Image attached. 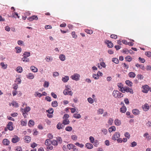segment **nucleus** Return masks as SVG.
<instances>
[{
  "instance_id": "obj_43",
  "label": "nucleus",
  "mask_w": 151,
  "mask_h": 151,
  "mask_svg": "<svg viewBox=\"0 0 151 151\" xmlns=\"http://www.w3.org/2000/svg\"><path fill=\"white\" fill-rule=\"evenodd\" d=\"M12 17L15 18H16L17 17L18 18H19V16H18V14L15 12L12 13Z\"/></svg>"
},
{
  "instance_id": "obj_51",
  "label": "nucleus",
  "mask_w": 151,
  "mask_h": 151,
  "mask_svg": "<svg viewBox=\"0 0 151 151\" xmlns=\"http://www.w3.org/2000/svg\"><path fill=\"white\" fill-rule=\"evenodd\" d=\"M77 136L75 135H72L71 136V138L73 140H77Z\"/></svg>"
},
{
  "instance_id": "obj_60",
  "label": "nucleus",
  "mask_w": 151,
  "mask_h": 151,
  "mask_svg": "<svg viewBox=\"0 0 151 151\" xmlns=\"http://www.w3.org/2000/svg\"><path fill=\"white\" fill-rule=\"evenodd\" d=\"M52 143L54 145H58V142L55 140H53L52 142Z\"/></svg>"
},
{
  "instance_id": "obj_35",
  "label": "nucleus",
  "mask_w": 151,
  "mask_h": 151,
  "mask_svg": "<svg viewBox=\"0 0 151 151\" xmlns=\"http://www.w3.org/2000/svg\"><path fill=\"white\" fill-rule=\"evenodd\" d=\"M63 127V125H62V124H61L60 122L58 123L57 125V127L58 129H62Z\"/></svg>"
},
{
  "instance_id": "obj_24",
  "label": "nucleus",
  "mask_w": 151,
  "mask_h": 151,
  "mask_svg": "<svg viewBox=\"0 0 151 151\" xmlns=\"http://www.w3.org/2000/svg\"><path fill=\"white\" fill-rule=\"evenodd\" d=\"M127 110V108L125 106H122L120 109V111L122 113H124L126 112Z\"/></svg>"
},
{
  "instance_id": "obj_29",
  "label": "nucleus",
  "mask_w": 151,
  "mask_h": 151,
  "mask_svg": "<svg viewBox=\"0 0 151 151\" xmlns=\"http://www.w3.org/2000/svg\"><path fill=\"white\" fill-rule=\"evenodd\" d=\"M21 124L22 126H26L27 124V121L26 120L24 121L23 120L21 121Z\"/></svg>"
},
{
  "instance_id": "obj_34",
  "label": "nucleus",
  "mask_w": 151,
  "mask_h": 151,
  "mask_svg": "<svg viewBox=\"0 0 151 151\" xmlns=\"http://www.w3.org/2000/svg\"><path fill=\"white\" fill-rule=\"evenodd\" d=\"M15 82L16 84H20L21 83V80L20 78H17L15 81Z\"/></svg>"
},
{
  "instance_id": "obj_1",
  "label": "nucleus",
  "mask_w": 151,
  "mask_h": 151,
  "mask_svg": "<svg viewBox=\"0 0 151 151\" xmlns=\"http://www.w3.org/2000/svg\"><path fill=\"white\" fill-rule=\"evenodd\" d=\"M113 96L116 98L118 99L123 97V94L117 90H114L112 93Z\"/></svg>"
},
{
  "instance_id": "obj_28",
  "label": "nucleus",
  "mask_w": 151,
  "mask_h": 151,
  "mask_svg": "<svg viewBox=\"0 0 151 151\" xmlns=\"http://www.w3.org/2000/svg\"><path fill=\"white\" fill-rule=\"evenodd\" d=\"M34 121L32 120H30L29 121L28 124L29 127H31L33 126L34 125Z\"/></svg>"
},
{
  "instance_id": "obj_44",
  "label": "nucleus",
  "mask_w": 151,
  "mask_h": 151,
  "mask_svg": "<svg viewBox=\"0 0 151 151\" xmlns=\"http://www.w3.org/2000/svg\"><path fill=\"white\" fill-rule=\"evenodd\" d=\"M15 49L16 50V52L17 53H19L21 52L22 51V49L20 47H16Z\"/></svg>"
},
{
  "instance_id": "obj_63",
  "label": "nucleus",
  "mask_w": 151,
  "mask_h": 151,
  "mask_svg": "<svg viewBox=\"0 0 151 151\" xmlns=\"http://www.w3.org/2000/svg\"><path fill=\"white\" fill-rule=\"evenodd\" d=\"M88 101L91 104H92L93 102V100L91 98H89L88 99Z\"/></svg>"
},
{
  "instance_id": "obj_7",
  "label": "nucleus",
  "mask_w": 151,
  "mask_h": 151,
  "mask_svg": "<svg viewBox=\"0 0 151 151\" xmlns=\"http://www.w3.org/2000/svg\"><path fill=\"white\" fill-rule=\"evenodd\" d=\"M142 91L145 93H147L148 91H149V86L147 85H145L142 86Z\"/></svg>"
},
{
  "instance_id": "obj_9",
  "label": "nucleus",
  "mask_w": 151,
  "mask_h": 151,
  "mask_svg": "<svg viewBox=\"0 0 151 151\" xmlns=\"http://www.w3.org/2000/svg\"><path fill=\"white\" fill-rule=\"evenodd\" d=\"M30 21H32L34 20H37L38 17L37 16L33 15L31 17H28L27 19Z\"/></svg>"
},
{
  "instance_id": "obj_48",
  "label": "nucleus",
  "mask_w": 151,
  "mask_h": 151,
  "mask_svg": "<svg viewBox=\"0 0 151 151\" xmlns=\"http://www.w3.org/2000/svg\"><path fill=\"white\" fill-rule=\"evenodd\" d=\"M113 120L112 118H109L108 122V124L110 125H111L113 122Z\"/></svg>"
},
{
  "instance_id": "obj_11",
  "label": "nucleus",
  "mask_w": 151,
  "mask_h": 151,
  "mask_svg": "<svg viewBox=\"0 0 151 151\" xmlns=\"http://www.w3.org/2000/svg\"><path fill=\"white\" fill-rule=\"evenodd\" d=\"M117 86L119 88H120L119 90V91H123L124 89V87H123V85L121 83H118L117 84Z\"/></svg>"
},
{
  "instance_id": "obj_59",
  "label": "nucleus",
  "mask_w": 151,
  "mask_h": 151,
  "mask_svg": "<svg viewBox=\"0 0 151 151\" xmlns=\"http://www.w3.org/2000/svg\"><path fill=\"white\" fill-rule=\"evenodd\" d=\"M89 139L90 140V142L91 143H93L94 142V139L93 137H89Z\"/></svg>"
},
{
  "instance_id": "obj_42",
  "label": "nucleus",
  "mask_w": 151,
  "mask_h": 151,
  "mask_svg": "<svg viewBox=\"0 0 151 151\" xmlns=\"http://www.w3.org/2000/svg\"><path fill=\"white\" fill-rule=\"evenodd\" d=\"M112 61L116 64H118L119 63V60L116 58H113L112 59Z\"/></svg>"
},
{
  "instance_id": "obj_56",
  "label": "nucleus",
  "mask_w": 151,
  "mask_h": 151,
  "mask_svg": "<svg viewBox=\"0 0 151 151\" xmlns=\"http://www.w3.org/2000/svg\"><path fill=\"white\" fill-rule=\"evenodd\" d=\"M145 53L147 56L148 57H151V52L149 51L146 52Z\"/></svg>"
},
{
  "instance_id": "obj_31",
  "label": "nucleus",
  "mask_w": 151,
  "mask_h": 151,
  "mask_svg": "<svg viewBox=\"0 0 151 151\" xmlns=\"http://www.w3.org/2000/svg\"><path fill=\"white\" fill-rule=\"evenodd\" d=\"M23 110H24V112L25 113H27L30 110V108L29 107L27 106L24 109H23Z\"/></svg>"
},
{
  "instance_id": "obj_50",
  "label": "nucleus",
  "mask_w": 151,
  "mask_h": 151,
  "mask_svg": "<svg viewBox=\"0 0 151 151\" xmlns=\"http://www.w3.org/2000/svg\"><path fill=\"white\" fill-rule=\"evenodd\" d=\"M72 129V128L71 127H68L65 128V130L67 131H71Z\"/></svg>"
},
{
  "instance_id": "obj_46",
  "label": "nucleus",
  "mask_w": 151,
  "mask_h": 151,
  "mask_svg": "<svg viewBox=\"0 0 151 151\" xmlns=\"http://www.w3.org/2000/svg\"><path fill=\"white\" fill-rule=\"evenodd\" d=\"M49 83L48 82L45 81L43 85V86L45 87H48L49 86Z\"/></svg>"
},
{
  "instance_id": "obj_3",
  "label": "nucleus",
  "mask_w": 151,
  "mask_h": 151,
  "mask_svg": "<svg viewBox=\"0 0 151 151\" xmlns=\"http://www.w3.org/2000/svg\"><path fill=\"white\" fill-rule=\"evenodd\" d=\"M125 92L127 93H130L133 94L134 93L133 90L131 88L128 86L124 87V89L122 93H124Z\"/></svg>"
},
{
  "instance_id": "obj_52",
  "label": "nucleus",
  "mask_w": 151,
  "mask_h": 151,
  "mask_svg": "<svg viewBox=\"0 0 151 151\" xmlns=\"http://www.w3.org/2000/svg\"><path fill=\"white\" fill-rule=\"evenodd\" d=\"M137 77L138 79L142 80L143 78L144 77L142 75L138 74L137 75Z\"/></svg>"
},
{
  "instance_id": "obj_45",
  "label": "nucleus",
  "mask_w": 151,
  "mask_h": 151,
  "mask_svg": "<svg viewBox=\"0 0 151 151\" xmlns=\"http://www.w3.org/2000/svg\"><path fill=\"white\" fill-rule=\"evenodd\" d=\"M73 145L70 144H69L67 145L68 148L69 150L72 149V148L73 147Z\"/></svg>"
},
{
  "instance_id": "obj_61",
  "label": "nucleus",
  "mask_w": 151,
  "mask_h": 151,
  "mask_svg": "<svg viewBox=\"0 0 151 151\" xmlns=\"http://www.w3.org/2000/svg\"><path fill=\"white\" fill-rule=\"evenodd\" d=\"M1 65V66L2 68L3 69H5L7 67V65L4 64L3 63H1L0 64Z\"/></svg>"
},
{
  "instance_id": "obj_20",
  "label": "nucleus",
  "mask_w": 151,
  "mask_h": 151,
  "mask_svg": "<svg viewBox=\"0 0 151 151\" xmlns=\"http://www.w3.org/2000/svg\"><path fill=\"white\" fill-rule=\"evenodd\" d=\"M69 77L68 76H65L64 77H63L62 80L64 82H66L69 80Z\"/></svg>"
},
{
  "instance_id": "obj_8",
  "label": "nucleus",
  "mask_w": 151,
  "mask_h": 151,
  "mask_svg": "<svg viewBox=\"0 0 151 151\" xmlns=\"http://www.w3.org/2000/svg\"><path fill=\"white\" fill-rule=\"evenodd\" d=\"M142 108L144 111H147L149 109L150 106L148 104L146 103L142 106Z\"/></svg>"
},
{
  "instance_id": "obj_32",
  "label": "nucleus",
  "mask_w": 151,
  "mask_h": 151,
  "mask_svg": "<svg viewBox=\"0 0 151 151\" xmlns=\"http://www.w3.org/2000/svg\"><path fill=\"white\" fill-rule=\"evenodd\" d=\"M17 71L18 73H21L23 71L22 68L20 66H18L17 68Z\"/></svg>"
},
{
  "instance_id": "obj_10",
  "label": "nucleus",
  "mask_w": 151,
  "mask_h": 151,
  "mask_svg": "<svg viewBox=\"0 0 151 151\" xmlns=\"http://www.w3.org/2000/svg\"><path fill=\"white\" fill-rule=\"evenodd\" d=\"M106 43L107 44V46L109 48H112L113 47V44L112 42L108 40L105 41Z\"/></svg>"
},
{
  "instance_id": "obj_15",
  "label": "nucleus",
  "mask_w": 151,
  "mask_h": 151,
  "mask_svg": "<svg viewBox=\"0 0 151 151\" xmlns=\"http://www.w3.org/2000/svg\"><path fill=\"white\" fill-rule=\"evenodd\" d=\"M24 139L25 142L28 143L30 141L31 137L29 136H26L24 137Z\"/></svg>"
},
{
  "instance_id": "obj_39",
  "label": "nucleus",
  "mask_w": 151,
  "mask_h": 151,
  "mask_svg": "<svg viewBox=\"0 0 151 151\" xmlns=\"http://www.w3.org/2000/svg\"><path fill=\"white\" fill-rule=\"evenodd\" d=\"M73 116L76 119H79L81 118V116L80 114H73Z\"/></svg>"
},
{
  "instance_id": "obj_53",
  "label": "nucleus",
  "mask_w": 151,
  "mask_h": 151,
  "mask_svg": "<svg viewBox=\"0 0 151 151\" xmlns=\"http://www.w3.org/2000/svg\"><path fill=\"white\" fill-rule=\"evenodd\" d=\"M35 95L36 97L38 96L39 97H40L41 96H42L41 93H39L37 92H35Z\"/></svg>"
},
{
  "instance_id": "obj_6",
  "label": "nucleus",
  "mask_w": 151,
  "mask_h": 151,
  "mask_svg": "<svg viewBox=\"0 0 151 151\" xmlns=\"http://www.w3.org/2000/svg\"><path fill=\"white\" fill-rule=\"evenodd\" d=\"M20 140L19 138L16 135H14L12 139V142L14 143L18 142Z\"/></svg>"
},
{
  "instance_id": "obj_40",
  "label": "nucleus",
  "mask_w": 151,
  "mask_h": 151,
  "mask_svg": "<svg viewBox=\"0 0 151 151\" xmlns=\"http://www.w3.org/2000/svg\"><path fill=\"white\" fill-rule=\"evenodd\" d=\"M122 52L127 54H128L129 52L131 53V52H130V50H128V49L126 48H124Z\"/></svg>"
},
{
  "instance_id": "obj_2",
  "label": "nucleus",
  "mask_w": 151,
  "mask_h": 151,
  "mask_svg": "<svg viewBox=\"0 0 151 151\" xmlns=\"http://www.w3.org/2000/svg\"><path fill=\"white\" fill-rule=\"evenodd\" d=\"M63 93L65 95H69L72 96L73 93L69 88V86H66L65 87V89L63 91Z\"/></svg>"
},
{
  "instance_id": "obj_54",
  "label": "nucleus",
  "mask_w": 151,
  "mask_h": 151,
  "mask_svg": "<svg viewBox=\"0 0 151 151\" xmlns=\"http://www.w3.org/2000/svg\"><path fill=\"white\" fill-rule=\"evenodd\" d=\"M102 132L104 134L106 135L107 133V130L106 129H102L101 130Z\"/></svg>"
},
{
  "instance_id": "obj_18",
  "label": "nucleus",
  "mask_w": 151,
  "mask_h": 151,
  "mask_svg": "<svg viewBox=\"0 0 151 151\" xmlns=\"http://www.w3.org/2000/svg\"><path fill=\"white\" fill-rule=\"evenodd\" d=\"M52 143V141L48 139H47L45 142V144L46 145L49 146Z\"/></svg>"
},
{
  "instance_id": "obj_23",
  "label": "nucleus",
  "mask_w": 151,
  "mask_h": 151,
  "mask_svg": "<svg viewBox=\"0 0 151 151\" xmlns=\"http://www.w3.org/2000/svg\"><path fill=\"white\" fill-rule=\"evenodd\" d=\"M30 68L32 71L36 73L37 72L38 69L34 66H31Z\"/></svg>"
},
{
  "instance_id": "obj_25",
  "label": "nucleus",
  "mask_w": 151,
  "mask_h": 151,
  "mask_svg": "<svg viewBox=\"0 0 151 151\" xmlns=\"http://www.w3.org/2000/svg\"><path fill=\"white\" fill-rule=\"evenodd\" d=\"M126 84L128 85V86L129 87H132V81L128 80H127L125 81Z\"/></svg>"
},
{
  "instance_id": "obj_38",
  "label": "nucleus",
  "mask_w": 151,
  "mask_h": 151,
  "mask_svg": "<svg viewBox=\"0 0 151 151\" xmlns=\"http://www.w3.org/2000/svg\"><path fill=\"white\" fill-rule=\"evenodd\" d=\"M59 58L62 61H64L65 59V57L64 55L63 54H61L60 55Z\"/></svg>"
},
{
  "instance_id": "obj_37",
  "label": "nucleus",
  "mask_w": 151,
  "mask_h": 151,
  "mask_svg": "<svg viewBox=\"0 0 151 151\" xmlns=\"http://www.w3.org/2000/svg\"><path fill=\"white\" fill-rule=\"evenodd\" d=\"M52 105L53 107H56L58 106V103L56 101H55L52 102Z\"/></svg>"
},
{
  "instance_id": "obj_12",
  "label": "nucleus",
  "mask_w": 151,
  "mask_h": 151,
  "mask_svg": "<svg viewBox=\"0 0 151 151\" xmlns=\"http://www.w3.org/2000/svg\"><path fill=\"white\" fill-rule=\"evenodd\" d=\"M86 147L89 149H92L93 147V146L92 144L89 143H87L85 144Z\"/></svg>"
},
{
  "instance_id": "obj_57",
  "label": "nucleus",
  "mask_w": 151,
  "mask_h": 151,
  "mask_svg": "<svg viewBox=\"0 0 151 151\" xmlns=\"http://www.w3.org/2000/svg\"><path fill=\"white\" fill-rule=\"evenodd\" d=\"M110 37L112 39H115L117 38V36L116 35L112 34L110 35Z\"/></svg>"
},
{
  "instance_id": "obj_33",
  "label": "nucleus",
  "mask_w": 151,
  "mask_h": 151,
  "mask_svg": "<svg viewBox=\"0 0 151 151\" xmlns=\"http://www.w3.org/2000/svg\"><path fill=\"white\" fill-rule=\"evenodd\" d=\"M70 122L68 119H65L63 121V124L64 125H67L69 124Z\"/></svg>"
},
{
  "instance_id": "obj_22",
  "label": "nucleus",
  "mask_w": 151,
  "mask_h": 151,
  "mask_svg": "<svg viewBox=\"0 0 151 151\" xmlns=\"http://www.w3.org/2000/svg\"><path fill=\"white\" fill-rule=\"evenodd\" d=\"M116 130V128L114 126H112L110 127L109 129V131L111 133L113 131H115Z\"/></svg>"
},
{
  "instance_id": "obj_4",
  "label": "nucleus",
  "mask_w": 151,
  "mask_h": 151,
  "mask_svg": "<svg viewBox=\"0 0 151 151\" xmlns=\"http://www.w3.org/2000/svg\"><path fill=\"white\" fill-rule=\"evenodd\" d=\"M80 75L78 73H75L71 76V78L73 80L78 81L79 80Z\"/></svg>"
},
{
  "instance_id": "obj_19",
  "label": "nucleus",
  "mask_w": 151,
  "mask_h": 151,
  "mask_svg": "<svg viewBox=\"0 0 151 151\" xmlns=\"http://www.w3.org/2000/svg\"><path fill=\"white\" fill-rule=\"evenodd\" d=\"M128 76L130 78H134L136 76V74L134 72H130L128 74Z\"/></svg>"
},
{
  "instance_id": "obj_47",
  "label": "nucleus",
  "mask_w": 151,
  "mask_h": 151,
  "mask_svg": "<svg viewBox=\"0 0 151 151\" xmlns=\"http://www.w3.org/2000/svg\"><path fill=\"white\" fill-rule=\"evenodd\" d=\"M72 35V37L74 38H76L77 37V35L76 34V32H75L73 31L71 33Z\"/></svg>"
},
{
  "instance_id": "obj_14",
  "label": "nucleus",
  "mask_w": 151,
  "mask_h": 151,
  "mask_svg": "<svg viewBox=\"0 0 151 151\" xmlns=\"http://www.w3.org/2000/svg\"><path fill=\"white\" fill-rule=\"evenodd\" d=\"M114 122L115 125L117 126H120L121 124V121L118 119H116Z\"/></svg>"
},
{
  "instance_id": "obj_26",
  "label": "nucleus",
  "mask_w": 151,
  "mask_h": 151,
  "mask_svg": "<svg viewBox=\"0 0 151 151\" xmlns=\"http://www.w3.org/2000/svg\"><path fill=\"white\" fill-rule=\"evenodd\" d=\"M84 31L85 32L87 33V34L91 35L93 33V31L92 30L89 29H85L84 30Z\"/></svg>"
},
{
  "instance_id": "obj_36",
  "label": "nucleus",
  "mask_w": 151,
  "mask_h": 151,
  "mask_svg": "<svg viewBox=\"0 0 151 151\" xmlns=\"http://www.w3.org/2000/svg\"><path fill=\"white\" fill-rule=\"evenodd\" d=\"M11 104L15 108H17L18 107V104L16 102L14 101L11 103Z\"/></svg>"
},
{
  "instance_id": "obj_62",
  "label": "nucleus",
  "mask_w": 151,
  "mask_h": 151,
  "mask_svg": "<svg viewBox=\"0 0 151 151\" xmlns=\"http://www.w3.org/2000/svg\"><path fill=\"white\" fill-rule=\"evenodd\" d=\"M124 136L126 137H127L128 139H129L130 137V135L129 133L127 132L125 133Z\"/></svg>"
},
{
  "instance_id": "obj_21",
  "label": "nucleus",
  "mask_w": 151,
  "mask_h": 151,
  "mask_svg": "<svg viewBox=\"0 0 151 151\" xmlns=\"http://www.w3.org/2000/svg\"><path fill=\"white\" fill-rule=\"evenodd\" d=\"M2 143L4 145H8L9 144V140L6 139H3Z\"/></svg>"
},
{
  "instance_id": "obj_49",
  "label": "nucleus",
  "mask_w": 151,
  "mask_h": 151,
  "mask_svg": "<svg viewBox=\"0 0 151 151\" xmlns=\"http://www.w3.org/2000/svg\"><path fill=\"white\" fill-rule=\"evenodd\" d=\"M104 112V109H99L98 111V114H102Z\"/></svg>"
},
{
  "instance_id": "obj_17",
  "label": "nucleus",
  "mask_w": 151,
  "mask_h": 151,
  "mask_svg": "<svg viewBox=\"0 0 151 151\" xmlns=\"http://www.w3.org/2000/svg\"><path fill=\"white\" fill-rule=\"evenodd\" d=\"M143 136L146 137V139L148 140H150L151 139V137L149 135L147 132L145 133L144 135Z\"/></svg>"
},
{
  "instance_id": "obj_55",
  "label": "nucleus",
  "mask_w": 151,
  "mask_h": 151,
  "mask_svg": "<svg viewBox=\"0 0 151 151\" xmlns=\"http://www.w3.org/2000/svg\"><path fill=\"white\" fill-rule=\"evenodd\" d=\"M75 145L77 146L80 147L81 148H82L84 146V145L82 144H81L79 143L78 142H76L75 144Z\"/></svg>"
},
{
  "instance_id": "obj_27",
  "label": "nucleus",
  "mask_w": 151,
  "mask_h": 151,
  "mask_svg": "<svg viewBox=\"0 0 151 151\" xmlns=\"http://www.w3.org/2000/svg\"><path fill=\"white\" fill-rule=\"evenodd\" d=\"M125 59L127 61L130 62L132 60V58H131L130 56H127V57H126Z\"/></svg>"
},
{
  "instance_id": "obj_13",
  "label": "nucleus",
  "mask_w": 151,
  "mask_h": 151,
  "mask_svg": "<svg viewBox=\"0 0 151 151\" xmlns=\"http://www.w3.org/2000/svg\"><path fill=\"white\" fill-rule=\"evenodd\" d=\"M26 77L27 78L32 79L34 78V76L32 73H30L26 75Z\"/></svg>"
},
{
  "instance_id": "obj_30",
  "label": "nucleus",
  "mask_w": 151,
  "mask_h": 151,
  "mask_svg": "<svg viewBox=\"0 0 151 151\" xmlns=\"http://www.w3.org/2000/svg\"><path fill=\"white\" fill-rule=\"evenodd\" d=\"M22 60L24 62H27L29 61V59L27 57L24 56L23 58H22Z\"/></svg>"
},
{
  "instance_id": "obj_41",
  "label": "nucleus",
  "mask_w": 151,
  "mask_h": 151,
  "mask_svg": "<svg viewBox=\"0 0 151 151\" xmlns=\"http://www.w3.org/2000/svg\"><path fill=\"white\" fill-rule=\"evenodd\" d=\"M30 55V53L29 52H25L23 54V55L24 56L27 57L29 56Z\"/></svg>"
},
{
  "instance_id": "obj_5",
  "label": "nucleus",
  "mask_w": 151,
  "mask_h": 151,
  "mask_svg": "<svg viewBox=\"0 0 151 151\" xmlns=\"http://www.w3.org/2000/svg\"><path fill=\"white\" fill-rule=\"evenodd\" d=\"M120 137V134L119 132H117L113 135L112 139L114 140H117Z\"/></svg>"
},
{
  "instance_id": "obj_64",
  "label": "nucleus",
  "mask_w": 151,
  "mask_h": 151,
  "mask_svg": "<svg viewBox=\"0 0 151 151\" xmlns=\"http://www.w3.org/2000/svg\"><path fill=\"white\" fill-rule=\"evenodd\" d=\"M137 145V143L135 142H133L131 143V146L133 147L136 146Z\"/></svg>"
},
{
  "instance_id": "obj_58",
  "label": "nucleus",
  "mask_w": 151,
  "mask_h": 151,
  "mask_svg": "<svg viewBox=\"0 0 151 151\" xmlns=\"http://www.w3.org/2000/svg\"><path fill=\"white\" fill-rule=\"evenodd\" d=\"M12 86L13 88L15 90H17L18 88V85L17 84L14 83L13 85Z\"/></svg>"
},
{
  "instance_id": "obj_16",
  "label": "nucleus",
  "mask_w": 151,
  "mask_h": 151,
  "mask_svg": "<svg viewBox=\"0 0 151 151\" xmlns=\"http://www.w3.org/2000/svg\"><path fill=\"white\" fill-rule=\"evenodd\" d=\"M133 113L135 115H138L140 113V111L139 110L137 109H134L132 110Z\"/></svg>"
}]
</instances>
